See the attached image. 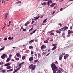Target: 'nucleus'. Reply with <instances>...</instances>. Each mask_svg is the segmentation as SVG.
<instances>
[{"label": "nucleus", "instance_id": "44", "mask_svg": "<svg viewBox=\"0 0 73 73\" xmlns=\"http://www.w3.org/2000/svg\"><path fill=\"white\" fill-rule=\"evenodd\" d=\"M9 70H10V71H12L13 70V68L10 69Z\"/></svg>", "mask_w": 73, "mask_h": 73}, {"label": "nucleus", "instance_id": "15", "mask_svg": "<svg viewBox=\"0 0 73 73\" xmlns=\"http://www.w3.org/2000/svg\"><path fill=\"white\" fill-rule=\"evenodd\" d=\"M12 68V67L10 66H8L6 67L7 69H11Z\"/></svg>", "mask_w": 73, "mask_h": 73}, {"label": "nucleus", "instance_id": "30", "mask_svg": "<svg viewBox=\"0 0 73 73\" xmlns=\"http://www.w3.org/2000/svg\"><path fill=\"white\" fill-rule=\"evenodd\" d=\"M38 18H39V17L38 18V17H34V19H35V20H37V19H38Z\"/></svg>", "mask_w": 73, "mask_h": 73}, {"label": "nucleus", "instance_id": "46", "mask_svg": "<svg viewBox=\"0 0 73 73\" xmlns=\"http://www.w3.org/2000/svg\"><path fill=\"white\" fill-rule=\"evenodd\" d=\"M3 3V1H0V3Z\"/></svg>", "mask_w": 73, "mask_h": 73}, {"label": "nucleus", "instance_id": "23", "mask_svg": "<svg viewBox=\"0 0 73 73\" xmlns=\"http://www.w3.org/2000/svg\"><path fill=\"white\" fill-rule=\"evenodd\" d=\"M38 57H39V58H41V54H40L39 53H38Z\"/></svg>", "mask_w": 73, "mask_h": 73}, {"label": "nucleus", "instance_id": "32", "mask_svg": "<svg viewBox=\"0 0 73 73\" xmlns=\"http://www.w3.org/2000/svg\"><path fill=\"white\" fill-rule=\"evenodd\" d=\"M15 59L17 61H19V58H16Z\"/></svg>", "mask_w": 73, "mask_h": 73}, {"label": "nucleus", "instance_id": "17", "mask_svg": "<svg viewBox=\"0 0 73 73\" xmlns=\"http://www.w3.org/2000/svg\"><path fill=\"white\" fill-rule=\"evenodd\" d=\"M35 41V40H34V39L32 40L31 41H30L29 43V44H31V43H32V42H33V41Z\"/></svg>", "mask_w": 73, "mask_h": 73}, {"label": "nucleus", "instance_id": "43", "mask_svg": "<svg viewBox=\"0 0 73 73\" xmlns=\"http://www.w3.org/2000/svg\"><path fill=\"white\" fill-rule=\"evenodd\" d=\"M36 30H34L33 31V33H35V32H36Z\"/></svg>", "mask_w": 73, "mask_h": 73}, {"label": "nucleus", "instance_id": "35", "mask_svg": "<svg viewBox=\"0 0 73 73\" xmlns=\"http://www.w3.org/2000/svg\"><path fill=\"white\" fill-rule=\"evenodd\" d=\"M21 3V1H18L16 3L17 4H19V3Z\"/></svg>", "mask_w": 73, "mask_h": 73}, {"label": "nucleus", "instance_id": "26", "mask_svg": "<svg viewBox=\"0 0 73 73\" xmlns=\"http://www.w3.org/2000/svg\"><path fill=\"white\" fill-rule=\"evenodd\" d=\"M10 58H8L7 59V60H6V62H8V61L10 60Z\"/></svg>", "mask_w": 73, "mask_h": 73}, {"label": "nucleus", "instance_id": "4", "mask_svg": "<svg viewBox=\"0 0 73 73\" xmlns=\"http://www.w3.org/2000/svg\"><path fill=\"white\" fill-rule=\"evenodd\" d=\"M24 64V62L21 63L19 64V65L18 66H17V67H19V68H21V67L22 66L21 65H23V64Z\"/></svg>", "mask_w": 73, "mask_h": 73}, {"label": "nucleus", "instance_id": "61", "mask_svg": "<svg viewBox=\"0 0 73 73\" xmlns=\"http://www.w3.org/2000/svg\"><path fill=\"white\" fill-rule=\"evenodd\" d=\"M72 29V26H71L70 27V29Z\"/></svg>", "mask_w": 73, "mask_h": 73}, {"label": "nucleus", "instance_id": "31", "mask_svg": "<svg viewBox=\"0 0 73 73\" xmlns=\"http://www.w3.org/2000/svg\"><path fill=\"white\" fill-rule=\"evenodd\" d=\"M25 58V56H23L22 58V60H24Z\"/></svg>", "mask_w": 73, "mask_h": 73}, {"label": "nucleus", "instance_id": "5", "mask_svg": "<svg viewBox=\"0 0 73 73\" xmlns=\"http://www.w3.org/2000/svg\"><path fill=\"white\" fill-rule=\"evenodd\" d=\"M16 56L18 57H19V58H20L21 59V55L19 54V53H17L16 54Z\"/></svg>", "mask_w": 73, "mask_h": 73}, {"label": "nucleus", "instance_id": "37", "mask_svg": "<svg viewBox=\"0 0 73 73\" xmlns=\"http://www.w3.org/2000/svg\"><path fill=\"white\" fill-rule=\"evenodd\" d=\"M1 58L2 59H4V58H5V57H4V56H3V55H2L1 56Z\"/></svg>", "mask_w": 73, "mask_h": 73}, {"label": "nucleus", "instance_id": "3", "mask_svg": "<svg viewBox=\"0 0 73 73\" xmlns=\"http://www.w3.org/2000/svg\"><path fill=\"white\" fill-rule=\"evenodd\" d=\"M68 28V27H67L64 26L63 28L60 29L59 31H63V32H64V31H66Z\"/></svg>", "mask_w": 73, "mask_h": 73}, {"label": "nucleus", "instance_id": "52", "mask_svg": "<svg viewBox=\"0 0 73 73\" xmlns=\"http://www.w3.org/2000/svg\"><path fill=\"white\" fill-rule=\"evenodd\" d=\"M3 68L1 67V68H0V70H3Z\"/></svg>", "mask_w": 73, "mask_h": 73}, {"label": "nucleus", "instance_id": "36", "mask_svg": "<svg viewBox=\"0 0 73 73\" xmlns=\"http://www.w3.org/2000/svg\"><path fill=\"white\" fill-rule=\"evenodd\" d=\"M61 71L60 70H58L57 73H61Z\"/></svg>", "mask_w": 73, "mask_h": 73}, {"label": "nucleus", "instance_id": "6", "mask_svg": "<svg viewBox=\"0 0 73 73\" xmlns=\"http://www.w3.org/2000/svg\"><path fill=\"white\" fill-rule=\"evenodd\" d=\"M11 65V63H6L5 64L4 66H9Z\"/></svg>", "mask_w": 73, "mask_h": 73}, {"label": "nucleus", "instance_id": "56", "mask_svg": "<svg viewBox=\"0 0 73 73\" xmlns=\"http://www.w3.org/2000/svg\"><path fill=\"white\" fill-rule=\"evenodd\" d=\"M61 67H62V66H63V64H61Z\"/></svg>", "mask_w": 73, "mask_h": 73}, {"label": "nucleus", "instance_id": "54", "mask_svg": "<svg viewBox=\"0 0 73 73\" xmlns=\"http://www.w3.org/2000/svg\"><path fill=\"white\" fill-rule=\"evenodd\" d=\"M65 53H62V55H65Z\"/></svg>", "mask_w": 73, "mask_h": 73}, {"label": "nucleus", "instance_id": "48", "mask_svg": "<svg viewBox=\"0 0 73 73\" xmlns=\"http://www.w3.org/2000/svg\"><path fill=\"white\" fill-rule=\"evenodd\" d=\"M54 35V33H52L50 34V35Z\"/></svg>", "mask_w": 73, "mask_h": 73}, {"label": "nucleus", "instance_id": "8", "mask_svg": "<svg viewBox=\"0 0 73 73\" xmlns=\"http://www.w3.org/2000/svg\"><path fill=\"white\" fill-rule=\"evenodd\" d=\"M73 31H72L70 30H69L68 31V34H72V33H73Z\"/></svg>", "mask_w": 73, "mask_h": 73}, {"label": "nucleus", "instance_id": "24", "mask_svg": "<svg viewBox=\"0 0 73 73\" xmlns=\"http://www.w3.org/2000/svg\"><path fill=\"white\" fill-rule=\"evenodd\" d=\"M4 47H3L2 48H1L0 49V51H1L2 50H4Z\"/></svg>", "mask_w": 73, "mask_h": 73}, {"label": "nucleus", "instance_id": "12", "mask_svg": "<svg viewBox=\"0 0 73 73\" xmlns=\"http://www.w3.org/2000/svg\"><path fill=\"white\" fill-rule=\"evenodd\" d=\"M8 13H6V14L5 15V20L8 17Z\"/></svg>", "mask_w": 73, "mask_h": 73}, {"label": "nucleus", "instance_id": "16", "mask_svg": "<svg viewBox=\"0 0 73 73\" xmlns=\"http://www.w3.org/2000/svg\"><path fill=\"white\" fill-rule=\"evenodd\" d=\"M46 2H44V3H41V4H42V5H46Z\"/></svg>", "mask_w": 73, "mask_h": 73}, {"label": "nucleus", "instance_id": "41", "mask_svg": "<svg viewBox=\"0 0 73 73\" xmlns=\"http://www.w3.org/2000/svg\"><path fill=\"white\" fill-rule=\"evenodd\" d=\"M47 5H48V6H49V1H48V2H47Z\"/></svg>", "mask_w": 73, "mask_h": 73}, {"label": "nucleus", "instance_id": "57", "mask_svg": "<svg viewBox=\"0 0 73 73\" xmlns=\"http://www.w3.org/2000/svg\"><path fill=\"white\" fill-rule=\"evenodd\" d=\"M55 63L56 64H58V62H57V61H56L55 62Z\"/></svg>", "mask_w": 73, "mask_h": 73}, {"label": "nucleus", "instance_id": "38", "mask_svg": "<svg viewBox=\"0 0 73 73\" xmlns=\"http://www.w3.org/2000/svg\"><path fill=\"white\" fill-rule=\"evenodd\" d=\"M54 31V30H52L51 31H50V32H48V33H52V32H53V31Z\"/></svg>", "mask_w": 73, "mask_h": 73}, {"label": "nucleus", "instance_id": "7", "mask_svg": "<svg viewBox=\"0 0 73 73\" xmlns=\"http://www.w3.org/2000/svg\"><path fill=\"white\" fill-rule=\"evenodd\" d=\"M41 49H45V48H46V46H45V45H42L41 46Z\"/></svg>", "mask_w": 73, "mask_h": 73}, {"label": "nucleus", "instance_id": "9", "mask_svg": "<svg viewBox=\"0 0 73 73\" xmlns=\"http://www.w3.org/2000/svg\"><path fill=\"white\" fill-rule=\"evenodd\" d=\"M69 56V54H66V55H65L64 57V59H66V58H68V57Z\"/></svg>", "mask_w": 73, "mask_h": 73}, {"label": "nucleus", "instance_id": "13", "mask_svg": "<svg viewBox=\"0 0 73 73\" xmlns=\"http://www.w3.org/2000/svg\"><path fill=\"white\" fill-rule=\"evenodd\" d=\"M61 31H60V29L59 30H56L55 31V32H57V33H59V34H60V33H61Z\"/></svg>", "mask_w": 73, "mask_h": 73}, {"label": "nucleus", "instance_id": "18", "mask_svg": "<svg viewBox=\"0 0 73 73\" xmlns=\"http://www.w3.org/2000/svg\"><path fill=\"white\" fill-rule=\"evenodd\" d=\"M30 23V22H29V21H27V22L26 23L25 26H26V25H28V24H29Z\"/></svg>", "mask_w": 73, "mask_h": 73}, {"label": "nucleus", "instance_id": "11", "mask_svg": "<svg viewBox=\"0 0 73 73\" xmlns=\"http://www.w3.org/2000/svg\"><path fill=\"white\" fill-rule=\"evenodd\" d=\"M56 3H54L50 5V7H53L55 5H56Z\"/></svg>", "mask_w": 73, "mask_h": 73}, {"label": "nucleus", "instance_id": "25", "mask_svg": "<svg viewBox=\"0 0 73 73\" xmlns=\"http://www.w3.org/2000/svg\"><path fill=\"white\" fill-rule=\"evenodd\" d=\"M46 20H47V19H46L43 22V23H45L46 21Z\"/></svg>", "mask_w": 73, "mask_h": 73}, {"label": "nucleus", "instance_id": "53", "mask_svg": "<svg viewBox=\"0 0 73 73\" xmlns=\"http://www.w3.org/2000/svg\"><path fill=\"white\" fill-rule=\"evenodd\" d=\"M43 16H44V15H42L41 16V18H42V17H43Z\"/></svg>", "mask_w": 73, "mask_h": 73}, {"label": "nucleus", "instance_id": "14", "mask_svg": "<svg viewBox=\"0 0 73 73\" xmlns=\"http://www.w3.org/2000/svg\"><path fill=\"white\" fill-rule=\"evenodd\" d=\"M33 60V57H31L29 59V61H32Z\"/></svg>", "mask_w": 73, "mask_h": 73}, {"label": "nucleus", "instance_id": "20", "mask_svg": "<svg viewBox=\"0 0 73 73\" xmlns=\"http://www.w3.org/2000/svg\"><path fill=\"white\" fill-rule=\"evenodd\" d=\"M19 68H17V69H16L15 70V71L16 72H17V71H18V70H19V69H20L21 68H20V67H18Z\"/></svg>", "mask_w": 73, "mask_h": 73}, {"label": "nucleus", "instance_id": "27", "mask_svg": "<svg viewBox=\"0 0 73 73\" xmlns=\"http://www.w3.org/2000/svg\"><path fill=\"white\" fill-rule=\"evenodd\" d=\"M33 27H32L29 30V32H31V31H32L33 29Z\"/></svg>", "mask_w": 73, "mask_h": 73}, {"label": "nucleus", "instance_id": "22", "mask_svg": "<svg viewBox=\"0 0 73 73\" xmlns=\"http://www.w3.org/2000/svg\"><path fill=\"white\" fill-rule=\"evenodd\" d=\"M57 48L56 46H54L52 49V50H55Z\"/></svg>", "mask_w": 73, "mask_h": 73}, {"label": "nucleus", "instance_id": "21", "mask_svg": "<svg viewBox=\"0 0 73 73\" xmlns=\"http://www.w3.org/2000/svg\"><path fill=\"white\" fill-rule=\"evenodd\" d=\"M7 70H6V69H3L2 70L1 72L2 73H5V72Z\"/></svg>", "mask_w": 73, "mask_h": 73}, {"label": "nucleus", "instance_id": "34", "mask_svg": "<svg viewBox=\"0 0 73 73\" xmlns=\"http://www.w3.org/2000/svg\"><path fill=\"white\" fill-rule=\"evenodd\" d=\"M68 34V35H67V37H69L70 36V35L69 34Z\"/></svg>", "mask_w": 73, "mask_h": 73}, {"label": "nucleus", "instance_id": "19", "mask_svg": "<svg viewBox=\"0 0 73 73\" xmlns=\"http://www.w3.org/2000/svg\"><path fill=\"white\" fill-rule=\"evenodd\" d=\"M63 57V56L62 55H61L60 56H59V60H62V57Z\"/></svg>", "mask_w": 73, "mask_h": 73}, {"label": "nucleus", "instance_id": "1", "mask_svg": "<svg viewBox=\"0 0 73 73\" xmlns=\"http://www.w3.org/2000/svg\"><path fill=\"white\" fill-rule=\"evenodd\" d=\"M51 67L53 71V73H56L57 71L58 70V68L54 63L51 64Z\"/></svg>", "mask_w": 73, "mask_h": 73}, {"label": "nucleus", "instance_id": "33", "mask_svg": "<svg viewBox=\"0 0 73 73\" xmlns=\"http://www.w3.org/2000/svg\"><path fill=\"white\" fill-rule=\"evenodd\" d=\"M44 43H48V41L47 40H46L44 41Z\"/></svg>", "mask_w": 73, "mask_h": 73}, {"label": "nucleus", "instance_id": "55", "mask_svg": "<svg viewBox=\"0 0 73 73\" xmlns=\"http://www.w3.org/2000/svg\"><path fill=\"white\" fill-rule=\"evenodd\" d=\"M59 25L60 27H61L62 26V24L61 23H59Z\"/></svg>", "mask_w": 73, "mask_h": 73}, {"label": "nucleus", "instance_id": "63", "mask_svg": "<svg viewBox=\"0 0 73 73\" xmlns=\"http://www.w3.org/2000/svg\"><path fill=\"white\" fill-rule=\"evenodd\" d=\"M36 25V23H35L32 26V27H34V25Z\"/></svg>", "mask_w": 73, "mask_h": 73}, {"label": "nucleus", "instance_id": "29", "mask_svg": "<svg viewBox=\"0 0 73 73\" xmlns=\"http://www.w3.org/2000/svg\"><path fill=\"white\" fill-rule=\"evenodd\" d=\"M46 53V52H44L42 53V55L43 56V55H44V54H45Z\"/></svg>", "mask_w": 73, "mask_h": 73}, {"label": "nucleus", "instance_id": "51", "mask_svg": "<svg viewBox=\"0 0 73 73\" xmlns=\"http://www.w3.org/2000/svg\"><path fill=\"white\" fill-rule=\"evenodd\" d=\"M23 31H26V29H23L22 30Z\"/></svg>", "mask_w": 73, "mask_h": 73}, {"label": "nucleus", "instance_id": "2", "mask_svg": "<svg viewBox=\"0 0 73 73\" xmlns=\"http://www.w3.org/2000/svg\"><path fill=\"white\" fill-rule=\"evenodd\" d=\"M36 68V65H33V64H31L29 66V69H31V72H33Z\"/></svg>", "mask_w": 73, "mask_h": 73}, {"label": "nucleus", "instance_id": "64", "mask_svg": "<svg viewBox=\"0 0 73 73\" xmlns=\"http://www.w3.org/2000/svg\"><path fill=\"white\" fill-rule=\"evenodd\" d=\"M3 56H4V57H5V54H3Z\"/></svg>", "mask_w": 73, "mask_h": 73}, {"label": "nucleus", "instance_id": "47", "mask_svg": "<svg viewBox=\"0 0 73 73\" xmlns=\"http://www.w3.org/2000/svg\"><path fill=\"white\" fill-rule=\"evenodd\" d=\"M12 55L11 54H10L9 55V57L10 58V57H12Z\"/></svg>", "mask_w": 73, "mask_h": 73}, {"label": "nucleus", "instance_id": "39", "mask_svg": "<svg viewBox=\"0 0 73 73\" xmlns=\"http://www.w3.org/2000/svg\"><path fill=\"white\" fill-rule=\"evenodd\" d=\"M3 62H0V65H3Z\"/></svg>", "mask_w": 73, "mask_h": 73}, {"label": "nucleus", "instance_id": "40", "mask_svg": "<svg viewBox=\"0 0 73 73\" xmlns=\"http://www.w3.org/2000/svg\"><path fill=\"white\" fill-rule=\"evenodd\" d=\"M29 49H32L33 48V46H30L29 47Z\"/></svg>", "mask_w": 73, "mask_h": 73}, {"label": "nucleus", "instance_id": "42", "mask_svg": "<svg viewBox=\"0 0 73 73\" xmlns=\"http://www.w3.org/2000/svg\"><path fill=\"white\" fill-rule=\"evenodd\" d=\"M31 54L32 55V54H33V52L31 51Z\"/></svg>", "mask_w": 73, "mask_h": 73}, {"label": "nucleus", "instance_id": "58", "mask_svg": "<svg viewBox=\"0 0 73 73\" xmlns=\"http://www.w3.org/2000/svg\"><path fill=\"white\" fill-rule=\"evenodd\" d=\"M4 40H7V38H5L4 39Z\"/></svg>", "mask_w": 73, "mask_h": 73}, {"label": "nucleus", "instance_id": "28", "mask_svg": "<svg viewBox=\"0 0 73 73\" xmlns=\"http://www.w3.org/2000/svg\"><path fill=\"white\" fill-rule=\"evenodd\" d=\"M56 45H57V44H54L52 45V46H56Z\"/></svg>", "mask_w": 73, "mask_h": 73}, {"label": "nucleus", "instance_id": "49", "mask_svg": "<svg viewBox=\"0 0 73 73\" xmlns=\"http://www.w3.org/2000/svg\"><path fill=\"white\" fill-rule=\"evenodd\" d=\"M48 1H49V2H50V3H52V1L51 0H50Z\"/></svg>", "mask_w": 73, "mask_h": 73}, {"label": "nucleus", "instance_id": "62", "mask_svg": "<svg viewBox=\"0 0 73 73\" xmlns=\"http://www.w3.org/2000/svg\"><path fill=\"white\" fill-rule=\"evenodd\" d=\"M8 39L9 40H11V37H9L8 38Z\"/></svg>", "mask_w": 73, "mask_h": 73}, {"label": "nucleus", "instance_id": "50", "mask_svg": "<svg viewBox=\"0 0 73 73\" xmlns=\"http://www.w3.org/2000/svg\"><path fill=\"white\" fill-rule=\"evenodd\" d=\"M35 22V21H33L32 22L31 24H33V23Z\"/></svg>", "mask_w": 73, "mask_h": 73}, {"label": "nucleus", "instance_id": "60", "mask_svg": "<svg viewBox=\"0 0 73 73\" xmlns=\"http://www.w3.org/2000/svg\"><path fill=\"white\" fill-rule=\"evenodd\" d=\"M63 9V8H61L60 9V11H62V9Z\"/></svg>", "mask_w": 73, "mask_h": 73}, {"label": "nucleus", "instance_id": "45", "mask_svg": "<svg viewBox=\"0 0 73 73\" xmlns=\"http://www.w3.org/2000/svg\"><path fill=\"white\" fill-rule=\"evenodd\" d=\"M65 35V33H63L62 34V36H64Z\"/></svg>", "mask_w": 73, "mask_h": 73}, {"label": "nucleus", "instance_id": "59", "mask_svg": "<svg viewBox=\"0 0 73 73\" xmlns=\"http://www.w3.org/2000/svg\"><path fill=\"white\" fill-rule=\"evenodd\" d=\"M35 56H37V54L36 53L35 54Z\"/></svg>", "mask_w": 73, "mask_h": 73}, {"label": "nucleus", "instance_id": "10", "mask_svg": "<svg viewBox=\"0 0 73 73\" xmlns=\"http://www.w3.org/2000/svg\"><path fill=\"white\" fill-rule=\"evenodd\" d=\"M38 59L35 60L33 62V64H35L36 62H38Z\"/></svg>", "mask_w": 73, "mask_h": 73}]
</instances>
